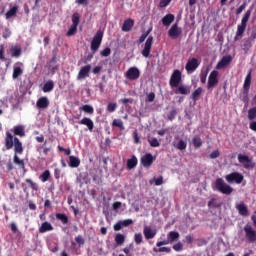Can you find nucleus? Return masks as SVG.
<instances>
[{"instance_id":"13d9d810","label":"nucleus","mask_w":256,"mask_h":256,"mask_svg":"<svg viewBox=\"0 0 256 256\" xmlns=\"http://www.w3.org/2000/svg\"><path fill=\"white\" fill-rule=\"evenodd\" d=\"M154 251H157L158 253H171V248L160 246L158 250L154 248Z\"/></svg>"},{"instance_id":"c756f323","label":"nucleus","mask_w":256,"mask_h":256,"mask_svg":"<svg viewBox=\"0 0 256 256\" xmlns=\"http://www.w3.org/2000/svg\"><path fill=\"white\" fill-rule=\"evenodd\" d=\"M192 145L194 149H201V147H203V140L201 139V136H194L192 138Z\"/></svg>"},{"instance_id":"f03ea898","label":"nucleus","mask_w":256,"mask_h":256,"mask_svg":"<svg viewBox=\"0 0 256 256\" xmlns=\"http://www.w3.org/2000/svg\"><path fill=\"white\" fill-rule=\"evenodd\" d=\"M215 189L216 191H219V193H222L223 195H231V193H233V187L225 183V180H223V178L216 179Z\"/></svg>"},{"instance_id":"c85d7f7f","label":"nucleus","mask_w":256,"mask_h":256,"mask_svg":"<svg viewBox=\"0 0 256 256\" xmlns=\"http://www.w3.org/2000/svg\"><path fill=\"white\" fill-rule=\"evenodd\" d=\"M203 93V88L202 87H198L194 92H192L191 94V99L192 101H194V103H197V101H199V99L201 98V95Z\"/></svg>"},{"instance_id":"79ce46f5","label":"nucleus","mask_w":256,"mask_h":256,"mask_svg":"<svg viewBox=\"0 0 256 256\" xmlns=\"http://www.w3.org/2000/svg\"><path fill=\"white\" fill-rule=\"evenodd\" d=\"M25 182L29 185L32 191H39V184L33 182L31 179L27 178Z\"/></svg>"},{"instance_id":"e433bc0d","label":"nucleus","mask_w":256,"mask_h":256,"mask_svg":"<svg viewBox=\"0 0 256 256\" xmlns=\"http://www.w3.org/2000/svg\"><path fill=\"white\" fill-rule=\"evenodd\" d=\"M40 181H42V183H47V181H49V179H51V171L49 170H45L40 176H39Z\"/></svg>"},{"instance_id":"5fc2aeb1","label":"nucleus","mask_w":256,"mask_h":256,"mask_svg":"<svg viewBox=\"0 0 256 256\" xmlns=\"http://www.w3.org/2000/svg\"><path fill=\"white\" fill-rule=\"evenodd\" d=\"M13 169H15V166H13V161L9 159L6 163V172L10 173V171H13Z\"/></svg>"},{"instance_id":"49530a36","label":"nucleus","mask_w":256,"mask_h":256,"mask_svg":"<svg viewBox=\"0 0 256 256\" xmlns=\"http://www.w3.org/2000/svg\"><path fill=\"white\" fill-rule=\"evenodd\" d=\"M148 143L150 147H160L161 143H159V140L157 138H149Z\"/></svg>"},{"instance_id":"7c9ffc66","label":"nucleus","mask_w":256,"mask_h":256,"mask_svg":"<svg viewBox=\"0 0 256 256\" xmlns=\"http://www.w3.org/2000/svg\"><path fill=\"white\" fill-rule=\"evenodd\" d=\"M55 88V83L53 82V80H48L43 88L42 91L43 93H51V90Z\"/></svg>"},{"instance_id":"4468645a","label":"nucleus","mask_w":256,"mask_h":256,"mask_svg":"<svg viewBox=\"0 0 256 256\" xmlns=\"http://www.w3.org/2000/svg\"><path fill=\"white\" fill-rule=\"evenodd\" d=\"M231 61H233V57L231 55L223 56L222 59L217 63L216 69H225V67H229L231 65Z\"/></svg>"},{"instance_id":"bb28decb","label":"nucleus","mask_w":256,"mask_h":256,"mask_svg":"<svg viewBox=\"0 0 256 256\" xmlns=\"http://www.w3.org/2000/svg\"><path fill=\"white\" fill-rule=\"evenodd\" d=\"M179 237H181V235L177 231H170L167 234V239L171 244L175 243V241H179Z\"/></svg>"},{"instance_id":"e2e57ef3","label":"nucleus","mask_w":256,"mask_h":256,"mask_svg":"<svg viewBox=\"0 0 256 256\" xmlns=\"http://www.w3.org/2000/svg\"><path fill=\"white\" fill-rule=\"evenodd\" d=\"M176 116H177V110L173 109L168 113V120L173 121V119H175Z\"/></svg>"},{"instance_id":"a878e982","label":"nucleus","mask_w":256,"mask_h":256,"mask_svg":"<svg viewBox=\"0 0 256 256\" xmlns=\"http://www.w3.org/2000/svg\"><path fill=\"white\" fill-rule=\"evenodd\" d=\"M176 88H177L175 90L176 95H189V93H191V90L189 89V86L180 85Z\"/></svg>"},{"instance_id":"0eeeda50","label":"nucleus","mask_w":256,"mask_h":256,"mask_svg":"<svg viewBox=\"0 0 256 256\" xmlns=\"http://www.w3.org/2000/svg\"><path fill=\"white\" fill-rule=\"evenodd\" d=\"M219 71L213 70L208 77L207 89H213L219 85Z\"/></svg>"},{"instance_id":"4d7b16f0","label":"nucleus","mask_w":256,"mask_h":256,"mask_svg":"<svg viewBox=\"0 0 256 256\" xmlns=\"http://www.w3.org/2000/svg\"><path fill=\"white\" fill-rule=\"evenodd\" d=\"M117 109V103H109L107 106V111L109 113H114V111H116Z\"/></svg>"},{"instance_id":"7ed1b4c3","label":"nucleus","mask_w":256,"mask_h":256,"mask_svg":"<svg viewBox=\"0 0 256 256\" xmlns=\"http://www.w3.org/2000/svg\"><path fill=\"white\" fill-rule=\"evenodd\" d=\"M101 43H103V33L101 30H99L93 37L91 42V51L93 53H97L99 51V48L101 47Z\"/></svg>"},{"instance_id":"2eb2a0df","label":"nucleus","mask_w":256,"mask_h":256,"mask_svg":"<svg viewBox=\"0 0 256 256\" xmlns=\"http://www.w3.org/2000/svg\"><path fill=\"white\" fill-rule=\"evenodd\" d=\"M15 138L16 137H13V134H11L10 132H6L4 145L7 149V151H9L10 149H13V147H15Z\"/></svg>"},{"instance_id":"6e6d98bb","label":"nucleus","mask_w":256,"mask_h":256,"mask_svg":"<svg viewBox=\"0 0 256 256\" xmlns=\"http://www.w3.org/2000/svg\"><path fill=\"white\" fill-rule=\"evenodd\" d=\"M101 57H109L111 55V48L106 47L104 50L100 51Z\"/></svg>"},{"instance_id":"cd10ccee","label":"nucleus","mask_w":256,"mask_h":256,"mask_svg":"<svg viewBox=\"0 0 256 256\" xmlns=\"http://www.w3.org/2000/svg\"><path fill=\"white\" fill-rule=\"evenodd\" d=\"M173 21H175V15L173 14H167L162 18V24L164 27H169Z\"/></svg>"},{"instance_id":"0e129e2a","label":"nucleus","mask_w":256,"mask_h":256,"mask_svg":"<svg viewBox=\"0 0 256 256\" xmlns=\"http://www.w3.org/2000/svg\"><path fill=\"white\" fill-rule=\"evenodd\" d=\"M75 241L78 245H85V239L83 238V236L81 235H78L76 238H75Z\"/></svg>"},{"instance_id":"473e14b6","label":"nucleus","mask_w":256,"mask_h":256,"mask_svg":"<svg viewBox=\"0 0 256 256\" xmlns=\"http://www.w3.org/2000/svg\"><path fill=\"white\" fill-rule=\"evenodd\" d=\"M137 163H138L137 156L133 155L131 159L127 160V164H126L127 169L129 170L135 169L137 167Z\"/></svg>"},{"instance_id":"680f3d73","label":"nucleus","mask_w":256,"mask_h":256,"mask_svg":"<svg viewBox=\"0 0 256 256\" xmlns=\"http://www.w3.org/2000/svg\"><path fill=\"white\" fill-rule=\"evenodd\" d=\"M163 245H171V242H170L169 238L156 243V247H163Z\"/></svg>"},{"instance_id":"aec40b11","label":"nucleus","mask_w":256,"mask_h":256,"mask_svg":"<svg viewBox=\"0 0 256 256\" xmlns=\"http://www.w3.org/2000/svg\"><path fill=\"white\" fill-rule=\"evenodd\" d=\"M37 109H47L49 107V98L43 96L40 97L36 102Z\"/></svg>"},{"instance_id":"8fccbe9b","label":"nucleus","mask_w":256,"mask_h":256,"mask_svg":"<svg viewBox=\"0 0 256 256\" xmlns=\"http://www.w3.org/2000/svg\"><path fill=\"white\" fill-rule=\"evenodd\" d=\"M75 33H77V26L71 25V27L67 31L66 35H67V37H73V35H75Z\"/></svg>"},{"instance_id":"393cba45","label":"nucleus","mask_w":256,"mask_h":256,"mask_svg":"<svg viewBox=\"0 0 256 256\" xmlns=\"http://www.w3.org/2000/svg\"><path fill=\"white\" fill-rule=\"evenodd\" d=\"M69 167L72 169H77L81 165V160L76 156H69Z\"/></svg>"},{"instance_id":"72a5a7b5","label":"nucleus","mask_w":256,"mask_h":256,"mask_svg":"<svg viewBox=\"0 0 256 256\" xmlns=\"http://www.w3.org/2000/svg\"><path fill=\"white\" fill-rule=\"evenodd\" d=\"M249 89H251V70L246 75V78L243 84V91H249Z\"/></svg>"},{"instance_id":"052dcab7","label":"nucleus","mask_w":256,"mask_h":256,"mask_svg":"<svg viewBox=\"0 0 256 256\" xmlns=\"http://www.w3.org/2000/svg\"><path fill=\"white\" fill-rule=\"evenodd\" d=\"M247 8V2H244L237 10H236V15H241L243 11Z\"/></svg>"},{"instance_id":"09e8293b","label":"nucleus","mask_w":256,"mask_h":256,"mask_svg":"<svg viewBox=\"0 0 256 256\" xmlns=\"http://www.w3.org/2000/svg\"><path fill=\"white\" fill-rule=\"evenodd\" d=\"M134 241H135L136 245H141V243H143V234L136 233L134 235Z\"/></svg>"},{"instance_id":"b1692460","label":"nucleus","mask_w":256,"mask_h":256,"mask_svg":"<svg viewBox=\"0 0 256 256\" xmlns=\"http://www.w3.org/2000/svg\"><path fill=\"white\" fill-rule=\"evenodd\" d=\"M12 131H13L14 135H16L18 137H25V126H23V125L14 126Z\"/></svg>"},{"instance_id":"69168bd1","label":"nucleus","mask_w":256,"mask_h":256,"mask_svg":"<svg viewBox=\"0 0 256 256\" xmlns=\"http://www.w3.org/2000/svg\"><path fill=\"white\" fill-rule=\"evenodd\" d=\"M122 227H129V225H133V221L131 219H126L124 221H120Z\"/></svg>"},{"instance_id":"5701e85b","label":"nucleus","mask_w":256,"mask_h":256,"mask_svg":"<svg viewBox=\"0 0 256 256\" xmlns=\"http://www.w3.org/2000/svg\"><path fill=\"white\" fill-rule=\"evenodd\" d=\"M236 209L239 215H242V217H247V215H249V209L243 202H241L240 204H237Z\"/></svg>"},{"instance_id":"f3484780","label":"nucleus","mask_w":256,"mask_h":256,"mask_svg":"<svg viewBox=\"0 0 256 256\" xmlns=\"http://www.w3.org/2000/svg\"><path fill=\"white\" fill-rule=\"evenodd\" d=\"M90 71H91V64L83 66L78 73V76H77L78 81H81V79H87V77H89Z\"/></svg>"},{"instance_id":"774afa93","label":"nucleus","mask_w":256,"mask_h":256,"mask_svg":"<svg viewBox=\"0 0 256 256\" xmlns=\"http://www.w3.org/2000/svg\"><path fill=\"white\" fill-rule=\"evenodd\" d=\"M172 0H160L159 3V7H161L162 9L167 7L169 5V3H171Z\"/></svg>"},{"instance_id":"412c9836","label":"nucleus","mask_w":256,"mask_h":256,"mask_svg":"<svg viewBox=\"0 0 256 256\" xmlns=\"http://www.w3.org/2000/svg\"><path fill=\"white\" fill-rule=\"evenodd\" d=\"M17 65H23V63L17 62L13 67V74H12L13 79H18L19 77H21V75H23V68Z\"/></svg>"},{"instance_id":"f704fd0d","label":"nucleus","mask_w":256,"mask_h":256,"mask_svg":"<svg viewBox=\"0 0 256 256\" xmlns=\"http://www.w3.org/2000/svg\"><path fill=\"white\" fill-rule=\"evenodd\" d=\"M11 57H21V46H12L10 48Z\"/></svg>"},{"instance_id":"58836bf2","label":"nucleus","mask_w":256,"mask_h":256,"mask_svg":"<svg viewBox=\"0 0 256 256\" xmlns=\"http://www.w3.org/2000/svg\"><path fill=\"white\" fill-rule=\"evenodd\" d=\"M174 147L178 149V151H185L187 149V142L179 140L177 144H174Z\"/></svg>"},{"instance_id":"a18cd8bd","label":"nucleus","mask_w":256,"mask_h":256,"mask_svg":"<svg viewBox=\"0 0 256 256\" xmlns=\"http://www.w3.org/2000/svg\"><path fill=\"white\" fill-rule=\"evenodd\" d=\"M14 15H17V6L12 7L8 12H6V19H11Z\"/></svg>"},{"instance_id":"f257e3e1","label":"nucleus","mask_w":256,"mask_h":256,"mask_svg":"<svg viewBox=\"0 0 256 256\" xmlns=\"http://www.w3.org/2000/svg\"><path fill=\"white\" fill-rule=\"evenodd\" d=\"M18 155H23V143H21V140L16 137L14 138L13 162L15 163V165H19L21 169H25V162L23 160H20Z\"/></svg>"},{"instance_id":"20e7f679","label":"nucleus","mask_w":256,"mask_h":256,"mask_svg":"<svg viewBox=\"0 0 256 256\" xmlns=\"http://www.w3.org/2000/svg\"><path fill=\"white\" fill-rule=\"evenodd\" d=\"M181 81H183V77L181 75L180 70H174L170 80H169V85L172 89H176V87H179L181 85Z\"/></svg>"},{"instance_id":"4c0bfd02","label":"nucleus","mask_w":256,"mask_h":256,"mask_svg":"<svg viewBox=\"0 0 256 256\" xmlns=\"http://www.w3.org/2000/svg\"><path fill=\"white\" fill-rule=\"evenodd\" d=\"M112 127H118L120 131H125V125L123 124V120L121 119H114L112 121Z\"/></svg>"},{"instance_id":"603ef678","label":"nucleus","mask_w":256,"mask_h":256,"mask_svg":"<svg viewBox=\"0 0 256 256\" xmlns=\"http://www.w3.org/2000/svg\"><path fill=\"white\" fill-rule=\"evenodd\" d=\"M149 33H151V29H149L146 33H143L140 38H139V45H141V43H144L145 40L147 39V37L149 36Z\"/></svg>"},{"instance_id":"a19ab883","label":"nucleus","mask_w":256,"mask_h":256,"mask_svg":"<svg viewBox=\"0 0 256 256\" xmlns=\"http://www.w3.org/2000/svg\"><path fill=\"white\" fill-rule=\"evenodd\" d=\"M208 207H210V209H219V207H221V203H218L216 198H212L208 202Z\"/></svg>"},{"instance_id":"3c124183","label":"nucleus","mask_w":256,"mask_h":256,"mask_svg":"<svg viewBox=\"0 0 256 256\" xmlns=\"http://www.w3.org/2000/svg\"><path fill=\"white\" fill-rule=\"evenodd\" d=\"M72 25L78 27L79 26V13H74L72 15Z\"/></svg>"},{"instance_id":"2f4dec72","label":"nucleus","mask_w":256,"mask_h":256,"mask_svg":"<svg viewBox=\"0 0 256 256\" xmlns=\"http://www.w3.org/2000/svg\"><path fill=\"white\" fill-rule=\"evenodd\" d=\"M47 231H53V225L49 222H44L39 227V233H47Z\"/></svg>"},{"instance_id":"ddd939ff","label":"nucleus","mask_w":256,"mask_h":256,"mask_svg":"<svg viewBox=\"0 0 256 256\" xmlns=\"http://www.w3.org/2000/svg\"><path fill=\"white\" fill-rule=\"evenodd\" d=\"M151 47H153V36H149L144 44V48L141 52L143 57H149L151 54Z\"/></svg>"},{"instance_id":"dca6fc26","label":"nucleus","mask_w":256,"mask_h":256,"mask_svg":"<svg viewBox=\"0 0 256 256\" xmlns=\"http://www.w3.org/2000/svg\"><path fill=\"white\" fill-rule=\"evenodd\" d=\"M143 235L147 241L150 239H155V236L157 235V229H152L149 226H145L143 229Z\"/></svg>"},{"instance_id":"f8f14e48","label":"nucleus","mask_w":256,"mask_h":256,"mask_svg":"<svg viewBox=\"0 0 256 256\" xmlns=\"http://www.w3.org/2000/svg\"><path fill=\"white\" fill-rule=\"evenodd\" d=\"M182 33L183 30L179 27L177 23L173 24L168 31V35L171 39H178V37H181Z\"/></svg>"},{"instance_id":"6e6552de","label":"nucleus","mask_w":256,"mask_h":256,"mask_svg":"<svg viewBox=\"0 0 256 256\" xmlns=\"http://www.w3.org/2000/svg\"><path fill=\"white\" fill-rule=\"evenodd\" d=\"M126 79H129V81H137L139 77H141V72L139 71V68L137 67H130L126 73H125Z\"/></svg>"},{"instance_id":"c9c22d12","label":"nucleus","mask_w":256,"mask_h":256,"mask_svg":"<svg viewBox=\"0 0 256 256\" xmlns=\"http://www.w3.org/2000/svg\"><path fill=\"white\" fill-rule=\"evenodd\" d=\"M56 219L58 221H61V223H63V225H67V223H69V217L65 213H57Z\"/></svg>"},{"instance_id":"9b49d317","label":"nucleus","mask_w":256,"mask_h":256,"mask_svg":"<svg viewBox=\"0 0 256 256\" xmlns=\"http://www.w3.org/2000/svg\"><path fill=\"white\" fill-rule=\"evenodd\" d=\"M201 65V62L197 58H190L185 66V69L187 73H193L199 66Z\"/></svg>"},{"instance_id":"423d86ee","label":"nucleus","mask_w":256,"mask_h":256,"mask_svg":"<svg viewBox=\"0 0 256 256\" xmlns=\"http://www.w3.org/2000/svg\"><path fill=\"white\" fill-rule=\"evenodd\" d=\"M225 179H226L227 183H236L237 185H241V183H243V180L245 179V177L243 176V174H241L239 172H232V173L226 175Z\"/></svg>"},{"instance_id":"de8ad7c7","label":"nucleus","mask_w":256,"mask_h":256,"mask_svg":"<svg viewBox=\"0 0 256 256\" xmlns=\"http://www.w3.org/2000/svg\"><path fill=\"white\" fill-rule=\"evenodd\" d=\"M172 249L177 253H181V251H183V243L181 241L177 242L172 246Z\"/></svg>"},{"instance_id":"37998d69","label":"nucleus","mask_w":256,"mask_h":256,"mask_svg":"<svg viewBox=\"0 0 256 256\" xmlns=\"http://www.w3.org/2000/svg\"><path fill=\"white\" fill-rule=\"evenodd\" d=\"M115 243L116 245H123V243H125V235L121 233L116 234Z\"/></svg>"},{"instance_id":"1a4fd4ad","label":"nucleus","mask_w":256,"mask_h":256,"mask_svg":"<svg viewBox=\"0 0 256 256\" xmlns=\"http://www.w3.org/2000/svg\"><path fill=\"white\" fill-rule=\"evenodd\" d=\"M238 161L243 165L244 169H253L255 167V163L249 158V156L239 154Z\"/></svg>"},{"instance_id":"ea45409f","label":"nucleus","mask_w":256,"mask_h":256,"mask_svg":"<svg viewBox=\"0 0 256 256\" xmlns=\"http://www.w3.org/2000/svg\"><path fill=\"white\" fill-rule=\"evenodd\" d=\"M79 109L80 111H84V113H88V115H93V113L95 112V109H93V106L87 105V104L80 107Z\"/></svg>"},{"instance_id":"c03bdc74","label":"nucleus","mask_w":256,"mask_h":256,"mask_svg":"<svg viewBox=\"0 0 256 256\" xmlns=\"http://www.w3.org/2000/svg\"><path fill=\"white\" fill-rule=\"evenodd\" d=\"M248 119L249 121L256 119V106L248 110Z\"/></svg>"},{"instance_id":"4be33fe9","label":"nucleus","mask_w":256,"mask_h":256,"mask_svg":"<svg viewBox=\"0 0 256 256\" xmlns=\"http://www.w3.org/2000/svg\"><path fill=\"white\" fill-rule=\"evenodd\" d=\"M80 125H85L88 128V131H93L95 129V124L91 118L84 117L82 120L79 121Z\"/></svg>"},{"instance_id":"338daca9","label":"nucleus","mask_w":256,"mask_h":256,"mask_svg":"<svg viewBox=\"0 0 256 256\" xmlns=\"http://www.w3.org/2000/svg\"><path fill=\"white\" fill-rule=\"evenodd\" d=\"M146 101H148V103H153V101H155V94L153 92H150L147 95Z\"/></svg>"},{"instance_id":"39448f33","label":"nucleus","mask_w":256,"mask_h":256,"mask_svg":"<svg viewBox=\"0 0 256 256\" xmlns=\"http://www.w3.org/2000/svg\"><path fill=\"white\" fill-rule=\"evenodd\" d=\"M249 19H251V10H247L242 17L241 24L237 26V35H243V33H245V29H247V23H249Z\"/></svg>"},{"instance_id":"a211bd4d","label":"nucleus","mask_w":256,"mask_h":256,"mask_svg":"<svg viewBox=\"0 0 256 256\" xmlns=\"http://www.w3.org/2000/svg\"><path fill=\"white\" fill-rule=\"evenodd\" d=\"M134 26L135 20H133V18H128L124 21L122 25V31H124V33H129V31H131V29H133Z\"/></svg>"},{"instance_id":"9d476101","label":"nucleus","mask_w":256,"mask_h":256,"mask_svg":"<svg viewBox=\"0 0 256 256\" xmlns=\"http://www.w3.org/2000/svg\"><path fill=\"white\" fill-rule=\"evenodd\" d=\"M244 232L246 235V239L249 241V243H255L256 231L253 229V226L247 224L246 226H244Z\"/></svg>"},{"instance_id":"bf43d9fd","label":"nucleus","mask_w":256,"mask_h":256,"mask_svg":"<svg viewBox=\"0 0 256 256\" xmlns=\"http://www.w3.org/2000/svg\"><path fill=\"white\" fill-rule=\"evenodd\" d=\"M133 139L136 145H139V143H141V138L139 137V133L137 132V130L133 132Z\"/></svg>"},{"instance_id":"6ab92c4d","label":"nucleus","mask_w":256,"mask_h":256,"mask_svg":"<svg viewBox=\"0 0 256 256\" xmlns=\"http://www.w3.org/2000/svg\"><path fill=\"white\" fill-rule=\"evenodd\" d=\"M143 167H151L153 165V155L148 153L141 158Z\"/></svg>"},{"instance_id":"864d4df0","label":"nucleus","mask_w":256,"mask_h":256,"mask_svg":"<svg viewBox=\"0 0 256 256\" xmlns=\"http://www.w3.org/2000/svg\"><path fill=\"white\" fill-rule=\"evenodd\" d=\"M241 100L243 103H249V91L243 90Z\"/></svg>"}]
</instances>
